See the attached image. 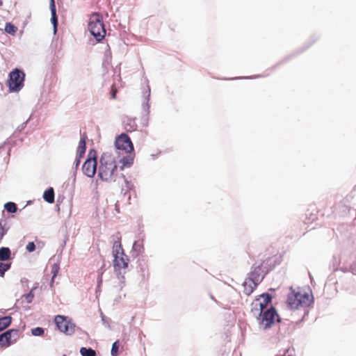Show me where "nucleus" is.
Segmentation results:
<instances>
[{"label":"nucleus","mask_w":356,"mask_h":356,"mask_svg":"<svg viewBox=\"0 0 356 356\" xmlns=\"http://www.w3.org/2000/svg\"><path fill=\"white\" fill-rule=\"evenodd\" d=\"M118 166L111 153L104 152L99 159L98 177L103 181L109 182L115 180V172Z\"/></svg>","instance_id":"nucleus-1"},{"label":"nucleus","mask_w":356,"mask_h":356,"mask_svg":"<svg viewBox=\"0 0 356 356\" xmlns=\"http://www.w3.org/2000/svg\"><path fill=\"white\" fill-rule=\"evenodd\" d=\"M250 312L257 319L259 327H262L264 330L270 329L275 321L280 323L282 321L276 308L273 305L263 311H259L257 308L254 307L250 309Z\"/></svg>","instance_id":"nucleus-2"},{"label":"nucleus","mask_w":356,"mask_h":356,"mask_svg":"<svg viewBox=\"0 0 356 356\" xmlns=\"http://www.w3.org/2000/svg\"><path fill=\"white\" fill-rule=\"evenodd\" d=\"M278 264L279 263L276 261H274L273 264H272L270 259L264 261L259 264H254L251 267V270L248 274V282H255L260 284L265 276Z\"/></svg>","instance_id":"nucleus-3"},{"label":"nucleus","mask_w":356,"mask_h":356,"mask_svg":"<svg viewBox=\"0 0 356 356\" xmlns=\"http://www.w3.org/2000/svg\"><path fill=\"white\" fill-rule=\"evenodd\" d=\"M25 73L19 68H15L9 72L6 84L11 92H17L24 87Z\"/></svg>","instance_id":"nucleus-4"},{"label":"nucleus","mask_w":356,"mask_h":356,"mask_svg":"<svg viewBox=\"0 0 356 356\" xmlns=\"http://www.w3.org/2000/svg\"><path fill=\"white\" fill-rule=\"evenodd\" d=\"M88 29L96 42L102 41L106 35L102 17L99 15H95L91 17L88 22Z\"/></svg>","instance_id":"nucleus-5"},{"label":"nucleus","mask_w":356,"mask_h":356,"mask_svg":"<svg viewBox=\"0 0 356 356\" xmlns=\"http://www.w3.org/2000/svg\"><path fill=\"white\" fill-rule=\"evenodd\" d=\"M129 258L124 252L113 257L114 272L122 284L124 283V275L129 266Z\"/></svg>","instance_id":"nucleus-6"},{"label":"nucleus","mask_w":356,"mask_h":356,"mask_svg":"<svg viewBox=\"0 0 356 356\" xmlns=\"http://www.w3.org/2000/svg\"><path fill=\"white\" fill-rule=\"evenodd\" d=\"M54 323L56 328L66 335H72L75 332L76 325L69 316L56 315L54 317Z\"/></svg>","instance_id":"nucleus-7"},{"label":"nucleus","mask_w":356,"mask_h":356,"mask_svg":"<svg viewBox=\"0 0 356 356\" xmlns=\"http://www.w3.org/2000/svg\"><path fill=\"white\" fill-rule=\"evenodd\" d=\"M114 145L118 151V157H120V151L124 152H130L134 151V144L127 133H122L115 137Z\"/></svg>","instance_id":"nucleus-8"},{"label":"nucleus","mask_w":356,"mask_h":356,"mask_svg":"<svg viewBox=\"0 0 356 356\" xmlns=\"http://www.w3.org/2000/svg\"><path fill=\"white\" fill-rule=\"evenodd\" d=\"M20 338L18 329L10 328L0 334V347L8 348L15 344Z\"/></svg>","instance_id":"nucleus-9"},{"label":"nucleus","mask_w":356,"mask_h":356,"mask_svg":"<svg viewBox=\"0 0 356 356\" xmlns=\"http://www.w3.org/2000/svg\"><path fill=\"white\" fill-rule=\"evenodd\" d=\"M150 95L151 89L149 86L147 85L146 89L143 92L144 101L142 104V113L140 116L141 124L144 127H147L149 124V116L150 113Z\"/></svg>","instance_id":"nucleus-10"},{"label":"nucleus","mask_w":356,"mask_h":356,"mask_svg":"<svg viewBox=\"0 0 356 356\" xmlns=\"http://www.w3.org/2000/svg\"><path fill=\"white\" fill-rule=\"evenodd\" d=\"M273 296L270 293L265 292L256 297L251 304V309L257 308L259 311L268 309V305L272 302Z\"/></svg>","instance_id":"nucleus-11"},{"label":"nucleus","mask_w":356,"mask_h":356,"mask_svg":"<svg viewBox=\"0 0 356 356\" xmlns=\"http://www.w3.org/2000/svg\"><path fill=\"white\" fill-rule=\"evenodd\" d=\"M97 162H90L89 160H85L82 165L83 175L90 178L94 177L97 172Z\"/></svg>","instance_id":"nucleus-12"},{"label":"nucleus","mask_w":356,"mask_h":356,"mask_svg":"<svg viewBox=\"0 0 356 356\" xmlns=\"http://www.w3.org/2000/svg\"><path fill=\"white\" fill-rule=\"evenodd\" d=\"M136 270L140 274L142 281H146L149 278L147 264L144 258H138L137 261Z\"/></svg>","instance_id":"nucleus-13"},{"label":"nucleus","mask_w":356,"mask_h":356,"mask_svg":"<svg viewBox=\"0 0 356 356\" xmlns=\"http://www.w3.org/2000/svg\"><path fill=\"white\" fill-rule=\"evenodd\" d=\"M298 292L299 307H308L314 302V298L312 293L309 294L307 292L301 293L300 291Z\"/></svg>","instance_id":"nucleus-14"},{"label":"nucleus","mask_w":356,"mask_h":356,"mask_svg":"<svg viewBox=\"0 0 356 356\" xmlns=\"http://www.w3.org/2000/svg\"><path fill=\"white\" fill-rule=\"evenodd\" d=\"M125 153V156H122V158L119 159V162L120 163L122 164V165L120 166V170H123L125 168L131 167L134 163V160L135 157L134 151Z\"/></svg>","instance_id":"nucleus-15"},{"label":"nucleus","mask_w":356,"mask_h":356,"mask_svg":"<svg viewBox=\"0 0 356 356\" xmlns=\"http://www.w3.org/2000/svg\"><path fill=\"white\" fill-rule=\"evenodd\" d=\"M113 237L115 238L113 244V255L114 257L124 253V251L121 244V234L118 232L113 235Z\"/></svg>","instance_id":"nucleus-16"},{"label":"nucleus","mask_w":356,"mask_h":356,"mask_svg":"<svg viewBox=\"0 0 356 356\" xmlns=\"http://www.w3.org/2000/svg\"><path fill=\"white\" fill-rule=\"evenodd\" d=\"M298 292L291 289V292L287 296V306L291 309H297L299 308Z\"/></svg>","instance_id":"nucleus-17"},{"label":"nucleus","mask_w":356,"mask_h":356,"mask_svg":"<svg viewBox=\"0 0 356 356\" xmlns=\"http://www.w3.org/2000/svg\"><path fill=\"white\" fill-rule=\"evenodd\" d=\"M49 9L51 11V23L53 25L54 33L56 34L58 29V16L56 14V6L54 0L49 1Z\"/></svg>","instance_id":"nucleus-18"},{"label":"nucleus","mask_w":356,"mask_h":356,"mask_svg":"<svg viewBox=\"0 0 356 356\" xmlns=\"http://www.w3.org/2000/svg\"><path fill=\"white\" fill-rule=\"evenodd\" d=\"M87 138L88 137L86 133H81V138L79 142V145L76 150V155H79V158H83L85 155L87 148L86 143Z\"/></svg>","instance_id":"nucleus-19"},{"label":"nucleus","mask_w":356,"mask_h":356,"mask_svg":"<svg viewBox=\"0 0 356 356\" xmlns=\"http://www.w3.org/2000/svg\"><path fill=\"white\" fill-rule=\"evenodd\" d=\"M136 118L124 117L123 124L127 131L132 132L137 130L138 125L136 122Z\"/></svg>","instance_id":"nucleus-20"},{"label":"nucleus","mask_w":356,"mask_h":356,"mask_svg":"<svg viewBox=\"0 0 356 356\" xmlns=\"http://www.w3.org/2000/svg\"><path fill=\"white\" fill-rule=\"evenodd\" d=\"M259 284H258L255 282H248V280L247 277L243 284V286L244 287L243 293L247 296H250L256 289V288L257 287V286Z\"/></svg>","instance_id":"nucleus-21"},{"label":"nucleus","mask_w":356,"mask_h":356,"mask_svg":"<svg viewBox=\"0 0 356 356\" xmlns=\"http://www.w3.org/2000/svg\"><path fill=\"white\" fill-rule=\"evenodd\" d=\"M42 197L45 202L49 204H52L54 202L55 200V193L54 189L52 187H49L47 188L43 193Z\"/></svg>","instance_id":"nucleus-22"},{"label":"nucleus","mask_w":356,"mask_h":356,"mask_svg":"<svg viewBox=\"0 0 356 356\" xmlns=\"http://www.w3.org/2000/svg\"><path fill=\"white\" fill-rule=\"evenodd\" d=\"M11 250L8 247H1L0 248V261L5 262L8 260L12 259L11 257Z\"/></svg>","instance_id":"nucleus-23"},{"label":"nucleus","mask_w":356,"mask_h":356,"mask_svg":"<svg viewBox=\"0 0 356 356\" xmlns=\"http://www.w3.org/2000/svg\"><path fill=\"white\" fill-rule=\"evenodd\" d=\"M12 320L11 316H0V332L8 327L12 323Z\"/></svg>","instance_id":"nucleus-24"},{"label":"nucleus","mask_w":356,"mask_h":356,"mask_svg":"<svg viewBox=\"0 0 356 356\" xmlns=\"http://www.w3.org/2000/svg\"><path fill=\"white\" fill-rule=\"evenodd\" d=\"M144 250L143 241H135L132 245L131 251L136 253V256H138Z\"/></svg>","instance_id":"nucleus-25"},{"label":"nucleus","mask_w":356,"mask_h":356,"mask_svg":"<svg viewBox=\"0 0 356 356\" xmlns=\"http://www.w3.org/2000/svg\"><path fill=\"white\" fill-rule=\"evenodd\" d=\"M4 209L9 213H15L17 211V205L13 202H8L4 204Z\"/></svg>","instance_id":"nucleus-26"},{"label":"nucleus","mask_w":356,"mask_h":356,"mask_svg":"<svg viewBox=\"0 0 356 356\" xmlns=\"http://www.w3.org/2000/svg\"><path fill=\"white\" fill-rule=\"evenodd\" d=\"M121 177L124 179L125 186L127 188V190L126 191H124V196L127 195V200H128V201H129L131 200V194L129 193V191L133 189L134 184L125 178L124 175L122 174Z\"/></svg>","instance_id":"nucleus-27"},{"label":"nucleus","mask_w":356,"mask_h":356,"mask_svg":"<svg viewBox=\"0 0 356 356\" xmlns=\"http://www.w3.org/2000/svg\"><path fill=\"white\" fill-rule=\"evenodd\" d=\"M4 31L7 33L14 35L17 31V28L11 22H6L5 24Z\"/></svg>","instance_id":"nucleus-28"},{"label":"nucleus","mask_w":356,"mask_h":356,"mask_svg":"<svg viewBox=\"0 0 356 356\" xmlns=\"http://www.w3.org/2000/svg\"><path fill=\"white\" fill-rule=\"evenodd\" d=\"M11 268V262H1L0 261V277H3L6 273Z\"/></svg>","instance_id":"nucleus-29"},{"label":"nucleus","mask_w":356,"mask_h":356,"mask_svg":"<svg viewBox=\"0 0 356 356\" xmlns=\"http://www.w3.org/2000/svg\"><path fill=\"white\" fill-rule=\"evenodd\" d=\"M80 354L81 356H96L97 353L95 350L91 348L81 347L80 348Z\"/></svg>","instance_id":"nucleus-30"},{"label":"nucleus","mask_w":356,"mask_h":356,"mask_svg":"<svg viewBox=\"0 0 356 356\" xmlns=\"http://www.w3.org/2000/svg\"><path fill=\"white\" fill-rule=\"evenodd\" d=\"M86 160H89L90 162L97 163V153L95 149H90L88 153Z\"/></svg>","instance_id":"nucleus-31"},{"label":"nucleus","mask_w":356,"mask_h":356,"mask_svg":"<svg viewBox=\"0 0 356 356\" xmlns=\"http://www.w3.org/2000/svg\"><path fill=\"white\" fill-rule=\"evenodd\" d=\"M45 329L41 327H36L31 330V334L35 337H40L44 334Z\"/></svg>","instance_id":"nucleus-32"},{"label":"nucleus","mask_w":356,"mask_h":356,"mask_svg":"<svg viewBox=\"0 0 356 356\" xmlns=\"http://www.w3.org/2000/svg\"><path fill=\"white\" fill-rule=\"evenodd\" d=\"M120 347V341L119 340H116L115 342L113 343L111 350V355L112 356H118V350Z\"/></svg>","instance_id":"nucleus-33"},{"label":"nucleus","mask_w":356,"mask_h":356,"mask_svg":"<svg viewBox=\"0 0 356 356\" xmlns=\"http://www.w3.org/2000/svg\"><path fill=\"white\" fill-rule=\"evenodd\" d=\"M318 39V35H313L311 39H310V41L309 42L308 44H306L302 49L299 50L296 54H300V53H302L303 51H305V49H308L314 42H315V41H316Z\"/></svg>","instance_id":"nucleus-34"},{"label":"nucleus","mask_w":356,"mask_h":356,"mask_svg":"<svg viewBox=\"0 0 356 356\" xmlns=\"http://www.w3.org/2000/svg\"><path fill=\"white\" fill-rule=\"evenodd\" d=\"M60 270V264L59 263H54L51 266V273L53 275V279H55Z\"/></svg>","instance_id":"nucleus-35"},{"label":"nucleus","mask_w":356,"mask_h":356,"mask_svg":"<svg viewBox=\"0 0 356 356\" xmlns=\"http://www.w3.org/2000/svg\"><path fill=\"white\" fill-rule=\"evenodd\" d=\"M101 318L103 324L108 328L111 329V326L109 324L111 319L109 318H107L105 315H104L102 312H101Z\"/></svg>","instance_id":"nucleus-36"},{"label":"nucleus","mask_w":356,"mask_h":356,"mask_svg":"<svg viewBox=\"0 0 356 356\" xmlns=\"http://www.w3.org/2000/svg\"><path fill=\"white\" fill-rule=\"evenodd\" d=\"M36 245L33 241L29 242L26 246V250L29 252H33L35 250Z\"/></svg>","instance_id":"nucleus-37"},{"label":"nucleus","mask_w":356,"mask_h":356,"mask_svg":"<svg viewBox=\"0 0 356 356\" xmlns=\"http://www.w3.org/2000/svg\"><path fill=\"white\" fill-rule=\"evenodd\" d=\"M25 300L27 303H31L34 297V294L32 291L24 296Z\"/></svg>","instance_id":"nucleus-38"},{"label":"nucleus","mask_w":356,"mask_h":356,"mask_svg":"<svg viewBox=\"0 0 356 356\" xmlns=\"http://www.w3.org/2000/svg\"><path fill=\"white\" fill-rule=\"evenodd\" d=\"M257 77H261L260 75H257V76H236V77H234V78H232V79H228L229 80H236V79H254V78H257ZM226 80L227 79H225Z\"/></svg>","instance_id":"nucleus-39"},{"label":"nucleus","mask_w":356,"mask_h":356,"mask_svg":"<svg viewBox=\"0 0 356 356\" xmlns=\"http://www.w3.org/2000/svg\"><path fill=\"white\" fill-rule=\"evenodd\" d=\"M117 92H118L117 90L115 89L114 85L113 84L111 86V92H110L111 99H116Z\"/></svg>","instance_id":"nucleus-40"},{"label":"nucleus","mask_w":356,"mask_h":356,"mask_svg":"<svg viewBox=\"0 0 356 356\" xmlns=\"http://www.w3.org/2000/svg\"><path fill=\"white\" fill-rule=\"evenodd\" d=\"M30 118H31V117H29V119H28L26 122H23L22 124H20V125L17 128V131H19V132H20V131H23V130L25 129V127H26V124H27V123H28L29 120H30Z\"/></svg>","instance_id":"nucleus-41"},{"label":"nucleus","mask_w":356,"mask_h":356,"mask_svg":"<svg viewBox=\"0 0 356 356\" xmlns=\"http://www.w3.org/2000/svg\"><path fill=\"white\" fill-rule=\"evenodd\" d=\"M82 158H79V155H76V158H75V161L74 162V168L76 170L78 169V168L79 167V165H80V163H81V159Z\"/></svg>","instance_id":"nucleus-42"},{"label":"nucleus","mask_w":356,"mask_h":356,"mask_svg":"<svg viewBox=\"0 0 356 356\" xmlns=\"http://www.w3.org/2000/svg\"><path fill=\"white\" fill-rule=\"evenodd\" d=\"M105 270H106L105 263H104V261H103V264L101 266L100 268L98 270L97 274L99 275L100 276H102L103 274L104 273Z\"/></svg>","instance_id":"nucleus-43"},{"label":"nucleus","mask_w":356,"mask_h":356,"mask_svg":"<svg viewBox=\"0 0 356 356\" xmlns=\"http://www.w3.org/2000/svg\"><path fill=\"white\" fill-rule=\"evenodd\" d=\"M294 55L293 54V55H289V56H286L280 63H286V61H288Z\"/></svg>","instance_id":"nucleus-44"},{"label":"nucleus","mask_w":356,"mask_h":356,"mask_svg":"<svg viewBox=\"0 0 356 356\" xmlns=\"http://www.w3.org/2000/svg\"><path fill=\"white\" fill-rule=\"evenodd\" d=\"M102 283V276L98 275L97 276V286L99 287Z\"/></svg>","instance_id":"nucleus-45"},{"label":"nucleus","mask_w":356,"mask_h":356,"mask_svg":"<svg viewBox=\"0 0 356 356\" xmlns=\"http://www.w3.org/2000/svg\"><path fill=\"white\" fill-rule=\"evenodd\" d=\"M68 240V236L65 235V238L63 241V243L61 244V247L63 248L65 245H66L67 241Z\"/></svg>","instance_id":"nucleus-46"},{"label":"nucleus","mask_w":356,"mask_h":356,"mask_svg":"<svg viewBox=\"0 0 356 356\" xmlns=\"http://www.w3.org/2000/svg\"><path fill=\"white\" fill-rule=\"evenodd\" d=\"M115 211L118 213H120V207H119V205H118V202H117L115 205Z\"/></svg>","instance_id":"nucleus-47"},{"label":"nucleus","mask_w":356,"mask_h":356,"mask_svg":"<svg viewBox=\"0 0 356 356\" xmlns=\"http://www.w3.org/2000/svg\"><path fill=\"white\" fill-rule=\"evenodd\" d=\"M308 313H309V311L308 310H305V312H304V315H303L302 318L299 321V322H302L303 321V318H305V316L306 315H307Z\"/></svg>","instance_id":"nucleus-48"},{"label":"nucleus","mask_w":356,"mask_h":356,"mask_svg":"<svg viewBox=\"0 0 356 356\" xmlns=\"http://www.w3.org/2000/svg\"><path fill=\"white\" fill-rule=\"evenodd\" d=\"M54 280L55 279H53V276L51 277V281H50V286L51 287L54 284Z\"/></svg>","instance_id":"nucleus-49"},{"label":"nucleus","mask_w":356,"mask_h":356,"mask_svg":"<svg viewBox=\"0 0 356 356\" xmlns=\"http://www.w3.org/2000/svg\"><path fill=\"white\" fill-rule=\"evenodd\" d=\"M2 150H3V151H4V150H6V149H5V146H4L3 145H1V146H0V152H1Z\"/></svg>","instance_id":"nucleus-50"},{"label":"nucleus","mask_w":356,"mask_h":356,"mask_svg":"<svg viewBox=\"0 0 356 356\" xmlns=\"http://www.w3.org/2000/svg\"><path fill=\"white\" fill-rule=\"evenodd\" d=\"M10 148H8V149L7 150V152H6V154L9 156H10Z\"/></svg>","instance_id":"nucleus-51"},{"label":"nucleus","mask_w":356,"mask_h":356,"mask_svg":"<svg viewBox=\"0 0 356 356\" xmlns=\"http://www.w3.org/2000/svg\"><path fill=\"white\" fill-rule=\"evenodd\" d=\"M2 4H3V1H2V0H0V6H2Z\"/></svg>","instance_id":"nucleus-52"},{"label":"nucleus","mask_w":356,"mask_h":356,"mask_svg":"<svg viewBox=\"0 0 356 356\" xmlns=\"http://www.w3.org/2000/svg\"><path fill=\"white\" fill-rule=\"evenodd\" d=\"M76 180V178H75V175H74V179H73V181L74 182Z\"/></svg>","instance_id":"nucleus-53"},{"label":"nucleus","mask_w":356,"mask_h":356,"mask_svg":"<svg viewBox=\"0 0 356 356\" xmlns=\"http://www.w3.org/2000/svg\"><path fill=\"white\" fill-rule=\"evenodd\" d=\"M132 256H135V257H136V253L132 254Z\"/></svg>","instance_id":"nucleus-54"},{"label":"nucleus","mask_w":356,"mask_h":356,"mask_svg":"<svg viewBox=\"0 0 356 356\" xmlns=\"http://www.w3.org/2000/svg\"><path fill=\"white\" fill-rule=\"evenodd\" d=\"M63 356H67L66 355H63Z\"/></svg>","instance_id":"nucleus-55"}]
</instances>
